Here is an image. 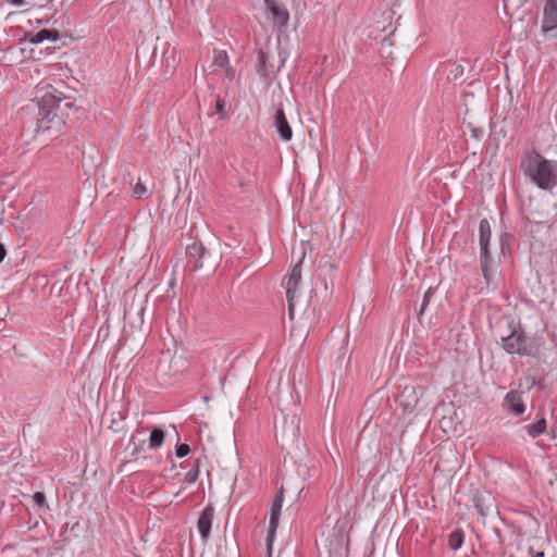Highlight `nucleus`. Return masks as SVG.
Segmentation results:
<instances>
[{
  "mask_svg": "<svg viewBox=\"0 0 557 557\" xmlns=\"http://www.w3.org/2000/svg\"><path fill=\"white\" fill-rule=\"evenodd\" d=\"M503 348L508 354L532 355V350L527 345V337L518 331H513L510 335L503 337Z\"/></svg>",
  "mask_w": 557,
  "mask_h": 557,
  "instance_id": "obj_5",
  "label": "nucleus"
},
{
  "mask_svg": "<svg viewBox=\"0 0 557 557\" xmlns=\"http://www.w3.org/2000/svg\"><path fill=\"white\" fill-rule=\"evenodd\" d=\"M213 517L214 508L211 505H208L199 516L197 528L202 540H207L210 535Z\"/></svg>",
  "mask_w": 557,
  "mask_h": 557,
  "instance_id": "obj_9",
  "label": "nucleus"
},
{
  "mask_svg": "<svg viewBox=\"0 0 557 557\" xmlns=\"http://www.w3.org/2000/svg\"><path fill=\"white\" fill-rule=\"evenodd\" d=\"M429 297H430V290H428L424 295V299H423V307L426 306V304L429 302Z\"/></svg>",
  "mask_w": 557,
  "mask_h": 557,
  "instance_id": "obj_27",
  "label": "nucleus"
},
{
  "mask_svg": "<svg viewBox=\"0 0 557 557\" xmlns=\"http://www.w3.org/2000/svg\"><path fill=\"white\" fill-rule=\"evenodd\" d=\"M463 532L461 530H455L453 531L450 534H449V537H448V546L453 549V550H457L461 547L462 543H463Z\"/></svg>",
  "mask_w": 557,
  "mask_h": 557,
  "instance_id": "obj_16",
  "label": "nucleus"
},
{
  "mask_svg": "<svg viewBox=\"0 0 557 557\" xmlns=\"http://www.w3.org/2000/svg\"><path fill=\"white\" fill-rule=\"evenodd\" d=\"M132 193L135 198L141 199L147 196V187L141 182H137L133 186Z\"/></svg>",
  "mask_w": 557,
  "mask_h": 557,
  "instance_id": "obj_20",
  "label": "nucleus"
},
{
  "mask_svg": "<svg viewBox=\"0 0 557 557\" xmlns=\"http://www.w3.org/2000/svg\"><path fill=\"white\" fill-rule=\"evenodd\" d=\"M274 125L280 134L281 138L285 141H289L293 138V131L289 126L284 110L282 107H278L276 109L275 115H274Z\"/></svg>",
  "mask_w": 557,
  "mask_h": 557,
  "instance_id": "obj_8",
  "label": "nucleus"
},
{
  "mask_svg": "<svg viewBox=\"0 0 557 557\" xmlns=\"http://www.w3.org/2000/svg\"><path fill=\"white\" fill-rule=\"evenodd\" d=\"M545 430H546V421H545V419H540L539 421H536L528 426V434L531 437H536L540 434L544 433Z\"/></svg>",
  "mask_w": 557,
  "mask_h": 557,
  "instance_id": "obj_17",
  "label": "nucleus"
},
{
  "mask_svg": "<svg viewBox=\"0 0 557 557\" xmlns=\"http://www.w3.org/2000/svg\"><path fill=\"white\" fill-rule=\"evenodd\" d=\"M283 507V494L282 492L276 494L271 506L270 521H269V533L267 539L268 550L271 554L272 543L275 536L276 529L278 527L280 516Z\"/></svg>",
  "mask_w": 557,
  "mask_h": 557,
  "instance_id": "obj_6",
  "label": "nucleus"
},
{
  "mask_svg": "<svg viewBox=\"0 0 557 557\" xmlns=\"http://www.w3.org/2000/svg\"><path fill=\"white\" fill-rule=\"evenodd\" d=\"M11 4L14 7L24 8V11H28L36 7L35 4L26 2L25 0H11Z\"/></svg>",
  "mask_w": 557,
  "mask_h": 557,
  "instance_id": "obj_23",
  "label": "nucleus"
},
{
  "mask_svg": "<svg viewBox=\"0 0 557 557\" xmlns=\"http://www.w3.org/2000/svg\"><path fill=\"white\" fill-rule=\"evenodd\" d=\"M7 255L5 248L2 244H0V263L3 261L4 257Z\"/></svg>",
  "mask_w": 557,
  "mask_h": 557,
  "instance_id": "obj_26",
  "label": "nucleus"
},
{
  "mask_svg": "<svg viewBox=\"0 0 557 557\" xmlns=\"http://www.w3.org/2000/svg\"><path fill=\"white\" fill-rule=\"evenodd\" d=\"M397 401L405 411H413L419 404V394L416 386L405 385L398 394Z\"/></svg>",
  "mask_w": 557,
  "mask_h": 557,
  "instance_id": "obj_7",
  "label": "nucleus"
},
{
  "mask_svg": "<svg viewBox=\"0 0 557 557\" xmlns=\"http://www.w3.org/2000/svg\"><path fill=\"white\" fill-rule=\"evenodd\" d=\"M199 475V460H196L194 467L185 474L184 482L193 484Z\"/></svg>",
  "mask_w": 557,
  "mask_h": 557,
  "instance_id": "obj_19",
  "label": "nucleus"
},
{
  "mask_svg": "<svg viewBox=\"0 0 557 557\" xmlns=\"http://www.w3.org/2000/svg\"><path fill=\"white\" fill-rule=\"evenodd\" d=\"M346 357V349L344 347H341L337 351L336 360H335V369L341 370L343 362Z\"/></svg>",
  "mask_w": 557,
  "mask_h": 557,
  "instance_id": "obj_21",
  "label": "nucleus"
},
{
  "mask_svg": "<svg viewBox=\"0 0 557 557\" xmlns=\"http://www.w3.org/2000/svg\"><path fill=\"white\" fill-rule=\"evenodd\" d=\"M300 263L293 267L286 280L283 281V287L286 292L289 313H293L296 301L301 292V269Z\"/></svg>",
  "mask_w": 557,
  "mask_h": 557,
  "instance_id": "obj_3",
  "label": "nucleus"
},
{
  "mask_svg": "<svg viewBox=\"0 0 557 557\" xmlns=\"http://www.w3.org/2000/svg\"><path fill=\"white\" fill-rule=\"evenodd\" d=\"M541 29L545 36L557 38V0H546Z\"/></svg>",
  "mask_w": 557,
  "mask_h": 557,
  "instance_id": "obj_4",
  "label": "nucleus"
},
{
  "mask_svg": "<svg viewBox=\"0 0 557 557\" xmlns=\"http://www.w3.org/2000/svg\"><path fill=\"white\" fill-rule=\"evenodd\" d=\"M33 500L35 502V504L39 507H42L45 504H46V496L44 493L41 492H36L34 495H33Z\"/></svg>",
  "mask_w": 557,
  "mask_h": 557,
  "instance_id": "obj_24",
  "label": "nucleus"
},
{
  "mask_svg": "<svg viewBox=\"0 0 557 557\" xmlns=\"http://www.w3.org/2000/svg\"><path fill=\"white\" fill-rule=\"evenodd\" d=\"M25 38H28L29 42L33 45H38L45 40L57 41L60 39V33L57 29H41L40 32L34 35H25Z\"/></svg>",
  "mask_w": 557,
  "mask_h": 557,
  "instance_id": "obj_13",
  "label": "nucleus"
},
{
  "mask_svg": "<svg viewBox=\"0 0 557 557\" xmlns=\"http://www.w3.org/2000/svg\"><path fill=\"white\" fill-rule=\"evenodd\" d=\"M521 166L524 174L540 188L550 189L557 185V161L531 152L524 158Z\"/></svg>",
  "mask_w": 557,
  "mask_h": 557,
  "instance_id": "obj_1",
  "label": "nucleus"
},
{
  "mask_svg": "<svg viewBox=\"0 0 557 557\" xmlns=\"http://www.w3.org/2000/svg\"><path fill=\"white\" fill-rule=\"evenodd\" d=\"M164 436H165V434L162 429L154 428L151 431L150 436H149V447L151 449L160 448L164 442Z\"/></svg>",
  "mask_w": 557,
  "mask_h": 557,
  "instance_id": "obj_14",
  "label": "nucleus"
},
{
  "mask_svg": "<svg viewBox=\"0 0 557 557\" xmlns=\"http://www.w3.org/2000/svg\"><path fill=\"white\" fill-rule=\"evenodd\" d=\"M480 233V256L490 255L488 245L492 236L491 225L486 219L481 220L479 225Z\"/></svg>",
  "mask_w": 557,
  "mask_h": 557,
  "instance_id": "obj_11",
  "label": "nucleus"
},
{
  "mask_svg": "<svg viewBox=\"0 0 557 557\" xmlns=\"http://www.w3.org/2000/svg\"><path fill=\"white\" fill-rule=\"evenodd\" d=\"M528 552L531 557H544V552L541 546L536 549L534 545H530Z\"/></svg>",
  "mask_w": 557,
  "mask_h": 557,
  "instance_id": "obj_25",
  "label": "nucleus"
},
{
  "mask_svg": "<svg viewBox=\"0 0 557 557\" xmlns=\"http://www.w3.org/2000/svg\"><path fill=\"white\" fill-rule=\"evenodd\" d=\"M300 419L296 413L281 411V417L275 419V437L281 440L282 446L293 444L299 432Z\"/></svg>",
  "mask_w": 557,
  "mask_h": 557,
  "instance_id": "obj_2",
  "label": "nucleus"
},
{
  "mask_svg": "<svg viewBox=\"0 0 557 557\" xmlns=\"http://www.w3.org/2000/svg\"><path fill=\"white\" fill-rule=\"evenodd\" d=\"M190 248L195 249V250L198 249V247L196 245L191 246Z\"/></svg>",
  "mask_w": 557,
  "mask_h": 557,
  "instance_id": "obj_28",
  "label": "nucleus"
},
{
  "mask_svg": "<svg viewBox=\"0 0 557 557\" xmlns=\"http://www.w3.org/2000/svg\"><path fill=\"white\" fill-rule=\"evenodd\" d=\"M504 406L516 416H520L525 411L522 396L516 391H511L506 395Z\"/></svg>",
  "mask_w": 557,
  "mask_h": 557,
  "instance_id": "obj_10",
  "label": "nucleus"
},
{
  "mask_svg": "<svg viewBox=\"0 0 557 557\" xmlns=\"http://www.w3.org/2000/svg\"><path fill=\"white\" fill-rule=\"evenodd\" d=\"M190 451V448H189V445L188 444H181L176 447V456L178 458H183L185 456H187Z\"/></svg>",
  "mask_w": 557,
  "mask_h": 557,
  "instance_id": "obj_22",
  "label": "nucleus"
},
{
  "mask_svg": "<svg viewBox=\"0 0 557 557\" xmlns=\"http://www.w3.org/2000/svg\"><path fill=\"white\" fill-rule=\"evenodd\" d=\"M480 260H481V269H482L483 277H484L486 284L490 285V283L492 282V278H493V272L490 267L491 257H490V255L480 256Z\"/></svg>",
  "mask_w": 557,
  "mask_h": 557,
  "instance_id": "obj_15",
  "label": "nucleus"
},
{
  "mask_svg": "<svg viewBox=\"0 0 557 557\" xmlns=\"http://www.w3.org/2000/svg\"><path fill=\"white\" fill-rule=\"evenodd\" d=\"M213 62H214L215 66L227 71L228 57H227L225 51H223V50H215L214 51V57H213Z\"/></svg>",
  "mask_w": 557,
  "mask_h": 557,
  "instance_id": "obj_18",
  "label": "nucleus"
},
{
  "mask_svg": "<svg viewBox=\"0 0 557 557\" xmlns=\"http://www.w3.org/2000/svg\"><path fill=\"white\" fill-rule=\"evenodd\" d=\"M268 10L271 12L275 23L285 26L288 23L289 14L286 9L280 7L276 0H264Z\"/></svg>",
  "mask_w": 557,
  "mask_h": 557,
  "instance_id": "obj_12",
  "label": "nucleus"
}]
</instances>
